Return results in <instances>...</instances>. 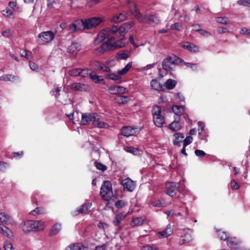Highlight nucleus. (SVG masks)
<instances>
[{
    "instance_id": "f257e3e1",
    "label": "nucleus",
    "mask_w": 250,
    "mask_h": 250,
    "mask_svg": "<svg viewBox=\"0 0 250 250\" xmlns=\"http://www.w3.org/2000/svg\"><path fill=\"white\" fill-rule=\"evenodd\" d=\"M134 25L132 21L127 22L120 26L113 25L101 31L95 40V43H98L107 39L94 51L96 55H100L105 51L122 48L125 46L124 36L128 30Z\"/></svg>"
},
{
    "instance_id": "f03ea898",
    "label": "nucleus",
    "mask_w": 250,
    "mask_h": 250,
    "mask_svg": "<svg viewBox=\"0 0 250 250\" xmlns=\"http://www.w3.org/2000/svg\"><path fill=\"white\" fill-rule=\"evenodd\" d=\"M91 123L94 127L98 128H107L108 125L100 118L99 115L95 113H83L81 124L86 125Z\"/></svg>"
},
{
    "instance_id": "7ed1b4c3",
    "label": "nucleus",
    "mask_w": 250,
    "mask_h": 250,
    "mask_svg": "<svg viewBox=\"0 0 250 250\" xmlns=\"http://www.w3.org/2000/svg\"><path fill=\"white\" fill-rule=\"evenodd\" d=\"M45 226V223L41 220H27L21 224V228L25 233L42 230Z\"/></svg>"
},
{
    "instance_id": "20e7f679",
    "label": "nucleus",
    "mask_w": 250,
    "mask_h": 250,
    "mask_svg": "<svg viewBox=\"0 0 250 250\" xmlns=\"http://www.w3.org/2000/svg\"><path fill=\"white\" fill-rule=\"evenodd\" d=\"M129 11L139 22L147 23L148 21L149 23L155 24H158L159 22V19L156 14L149 15L147 17L142 16L135 3L133 4L132 8H129Z\"/></svg>"
},
{
    "instance_id": "39448f33",
    "label": "nucleus",
    "mask_w": 250,
    "mask_h": 250,
    "mask_svg": "<svg viewBox=\"0 0 250 250\" xmlns=\"http://www.w3.org/2000/svg\"><path fill=\"white\" fill-rule=\"evenodd\" d=\"M12 222L9 215L4 212H0V233L10 238L13 237V233L5 225L10 224Z\"/></svg>"
},
{
    "instance_id": "423d86ee",
    "label": "nucleus",
    "mask_w": 250,
    "mask_h": 250,
    "mask_svg": "<svg viewBox=\"0 0 250 250\" xmlns=\"http://www.w3.org/2000/svg\"><path fill=\"white\" fill-rule=\"evenodd\" d=\"M183 60L174 55L167 56L162 62L163 68L166 71L171 72L174 70L176 65L181 64Z\"/></svg>"
},
{
    "instance_id": "0eeeda50",
    "label": "nucleus",
    "mask_w": 250,
    "mask_h": 250,
    "mask_svg": "<svg viewBox=\"0 0 250 250\" xmlns=\"http://www.w3.org/2000/svg\"><path fill=\"white\" fill-rule=\"evenodd\" d=\"M184 189V186L179 183L168 182L166 183L165 192L170 196H173L178 191H182Z\"/></svg>"
},
{
    "instance_id": "6e6552de",
    "label": "nucleus",
    "mask_w": 250,
    "mask_h": 250,
    "mask_svg": "<svg viewBox=\"0 0 250 250\" xmlns=\"http://www.w3.org/2000/svg\"><path fill=\"white\" fill-rule=\"evenodd\" d=\"M101 196L106 200L110 199L112 196V190L111 184L109 181H105L102 186L100 190Z\"/></svg>"
},
{
    "instance_id": "1a4fd4ad",
    "label": "nucleus",
    "mask_w": 250,
    "mask_h": 250,
    "mask_svg": "<svg viewBox=\"0 0 250 250\" xmlns=\"http://www.w3.org/2000/svg\"><path fill=\"white\" fill-rule=\"evenodd\" d=\"M104 21V19L99 17H93L84 21H80L83 26L84 28L90 29L95 27L99 25L101 22Z\"/></svg>"
},
{
    "instance_id": "9d476101",
    "label": "nucleus",
    "mask_w": 250,
    "mask_h": 250,
    "mask_svg": "<svg viewBox=\"0 0 250 250\" xmlns=\"http://www.w3.org/2000/svg\"><path fill=\"white\" fill-rule=\"evenodd\" d=\"M37 41L40 44H45L51 42L54 38V34L51 31L41 33L38 36Z\"/></svg>"
},
{
    "instance_id": "9b49d317",
    "label": "nucleus",
    "mask_w": 250,
    "mask_h": 250,
    "mask_svg": "<svg viewBox=\"0 0 250 250\" xmlns=\"http://www.w3.org/2000/svg\"><path fill=\"white\" fill-rule=\"evenodd\" d=\"M81 49V45L78 42H73L68 46L67 52L70 54L72 56L75 57L78 52Z\"/></svg>"
},
{
    "instance_id": "f8f14e48",
    "label": "nucleus",
    "mask_w": 250,
    "mask_h": 250,
    "mask_svg": "<svg viewBox=\"0 0 250 250\" xmlns=\"http://www.w3.org/2000/svg\"><path fill=\"white\" fill-rule=\"evenodd\" d=\"M87 69H81L80 68H76L70 70L68 71V74L72 77L81 76L82 77H86L88 74Z\"/></svg>"
},
{
    "instance_id": "ddd939ff",
    "label": "nucleus",
    "mask_w": 250,
    "mask_h": 250,
    "mask_svg": "<svg viewBox=\"0 0 250 250\" xmlns=\"http://www.w3.org/2000/svg\"><path fill=\"white\" fill-rule=\"evenodd\" d=\"M137 131V128L131 126H124L121 130L122 135L126 137L135 135Z\"/></svg>"
},
{
    "instance_id": "4468645a",
    "label": "nucleus",
    "mask_w": 250,
    "mask_h": 250,
    "mask_svg": "<svg viewBox=\"0 0 250 250\" xmlns=\"http://www.w3.org/2000/svg\"><path fill=\"white\" fill-rule=\"evenodd\" d=\"M122 184L125 189H126L129 191H132L135 188L134 182L128 178L123 180Z\"/></svg>"
},
{
    "instance_id": "2eb2a0df",
    "label": "nucleus",
    "mask_w": 250,
    "mask_h": 250,
    "mask_svg": "<svg viewBox=\"0 0 250 250\" xmlns=\"http://www.w3.org/2000/svg\"><path fill=\"white\" fill-rule=\"evenodd\" d=\"M173 230L170 224H168L165 229L158 231L157 233L159 238H166L172 234Z\"/></svg>"
},
{
    "instance_id": "dca6fc26",
    "label": "nucleus",
    "mask_w": 250,
    "mask_h": 250,
    "mask_svg": "<svg viewBox=\"0 0 250 250\" xmlns=\"http://www.w3.org/2000/svg\"><path fill=\"white\" fill-rule=\"evenodd\" d=\"M71 89L80 91H86L89 90V86L87 84H83L80 83H73L71 86Z\"/></svg>"
},
{
    "instance_id": "f3484780",
    "label": "nucleus",
    "mask_w": 250,
    "mask_h": 250,
    "mask_svg": "<svg viewBox=\"0 0 250 250\" xmlns=\"http://www.w3.org/2000/svg\"><path fill=\"white\" fill-rule=\"evenodd\" d=\"M181 46L183 48L194 53L198 52L199 51V47L198 46L189 42L183 43Z\"/></svg>"
},
{
    "instance_id": "a211bd4d",
    "label": "nucleus",
    "mask_w": 250,
    "mask_h": 250,
    "mask_svg": "<svg viewBox=\"0 0 250 250\" xmlns=\"http://www.w3.org/2000/svg\"><path fill=\"white\" fill-rule=\"evenodd\" d=\"M109 92L112 94H122L125 92V89L119 85H113L109 87Z\"/></svg>"
},
{
    "instance_id": "6ab92c4d",
    "label": "nucleus",
    "mask_w": 250,
    "mask_h": 250,
    "mask_svg": "<svg viewBox=\"0 0 250 250\" xmlns=\"http://www.w3.org/2000/svg\"><path fill=\"white\" fill-rule=\"evenodd\" d=\"M0 80L6 82H16L19 81V78L17 76L12 74H4L0 77Z\"/></svg>"
},
{
    "instance_id": "aec40b11",
    "label": "nucleus",
    "mask_w": 250,
    "mask_h": 250,
    "mask_svg": "<svg viewBox=\"0 0 250 250\" xmlns=\"http://www.w3.org/2000/svg\"><path fill=\"white\" fill-rule=\"evenodd\" d=\"M179 121V117H175L174 121L169 125V128L173 131L179 130L181 128V125Z\"/></svg>"
},
{
    "instance_id": "412c9836",
    "label": "nucleus",
    "mask_w": 250,
    "mask_h": 250,
    "mask_svg": "<svg viewBox=\"0 0 250 250\" xmlns=\"http://www.w3.org/2000/svg\"><path fill=\"white\" fill-rule=\"evenodd\" d=\"M180 208H183L184 210L183 212L180 211L177 214H175V216H182L185 219L188 218L189 217V212L188 207L186 205V203H184L183 205L181 206Z\"/></svg>"
},
{
    "instance_id": "4be33fe9",
    "label": "nucleus",
    "mask_w": 250,
    "mask_h": 250,
    "mask_svg": "<svg viewBox=\"0 0 250 250\" xmlns=\"http://www.w3.org/2000/svg\"><path fill=\"white\" fill-rule=\"evenodd\" d=\"M145 222L143 217H136L133 218L130 221V224L131 227H135L142 225Z\"/></svg>"
},
{
    "instance_id": "5701e85b",
    "label": "nucleus",
    "mask_w": 250,
    "mask_h": 250,
    "mask_svg": "<svg viewBox=\"0 0 250 250\" xmlns=\"http://www.w3.org/2000/svg\"><path fill=\"white\" fill-rule=\"evenodd\" d=\"M126 216L127 213L125 212H122L117 215L113 220L114 225L116 226H119L121 222L124 220Z\"/></svg>"
},
{
    "instance_id": "b1692460",
    "label": "nucleus",
    "mask_w": 250,
    "mask_h": 250,
    "mask_svg": "<svg viewBox=\"0 0 250 250\" xmlns=\"http://www.w3.org/2000/svg\"><path fill=\"white\" fill-rule=\"evenodd\" d=\"M92 206L91 202L85 203L82 205L77 210L78 214L79 213H85L88 212L89 208Z\"/></svg>"
},
{
    "instance_id": "393cba45",
    "label": "nucleus",
    "mask_w": 250,
    "mask_h": 250,
    "mask_svg": "<svg viewBox=\"0 0 250 250\" xmlns=\"http://www.w3.org/2000/svg\"><path fill=\"white\" fill-rule=\"evenodd\" d=\"M241 241L236 237H229L227 241L228 246L230 248H233L237 244H239Z\"/></svg>"
},
{
    "instance_id": "a878e982",
    "label": "nucleus",
    "mask_w": 250,
    "mask_h": 250,
    "mask_svg": "<svg viewBox=\"0 0 250 250\" xmlns=\"http://www.w3.org/2000/svg\"><path fill=\"white\" fill-rule=\"evenodd\" d=\"M126 18V15L125 13H121L113 16L111 19V21L114 22H120L125 20Z\"/></svg>"
},
{
    "instance_id": "bb28decb",
    "label": "nucleus",
    "mask_w": 250,
    "mask_h": 250,
    "mask_svg": "<svg viewBox=\"0 0 250 250\" xmlns=\"http://www.w3.org/2000/svg\"><path fill=\"white\" fill-rule=\"evenodd\" d=\"M129 52L127 51L121 50L119 51L116 56V58L118 60H126L129 57Z\"/></svg>"
},
{
    "instance_id": "cd10ccee",
    "label": "nucleus",
    "mask_w": 250,
    "mask_h": 250,
    "mask_svg": "<svg viewBox=\"0 0 250 250\" xmlns=\"http://www.w3.org/2000/svg\"><path fill=\"white\" fill-rule=\"evenodd\" d=\"M62 228L61 224L59 223H56L52 226L50 232V236L56 235L60 231Z\"/></svg>"
},
{
    "instance_id": "c85d7f7f",
    "label": "nucleus",
    "mask_w": 250,
    "mask_h": 250,
    "mask_svg": "<svg viewBox=\"0 0 250 250\" xmlns=\"http://www.w3.org/2000/svg\"><path fill=\"white\" fill-rule=\"evenodd\" d=\"M153 122L158 127H161L164 123V118L161 115H156L153 117Z\"/></svg>"
},
{
    "instance_id": "c756f323",
    "label": "nucleus",
    "mask_w": 250,
    "mask_h": 250,
    "mask_svg": "<svg viewBox=\"0 0 250 250\" xmlns=\"http://www.w3.org/2000/svg\"><path fill=\"white\" fill-rule=\"evenodd\" d=\"M150 84L153 89L161 91L163 90V86L157 80L153 79L151 81Z\"/></svg>"
},
{
    "instance_id": "7c9ffc66",
    "label": "nucleus",
    "mask_w": 250,
    "mask_h": 250,
    "mask_svg": "<svg viewBox=\"0 0 250 250\" xmlns=\"http://www.w3.org/2000/svg\"><path fill=\"white\" fill-rule=\"evenodd\" d=\"M192 240V237L189 233H186L184 236H182L179 240V243L182 245L190 242Z\"/></svg>"
},
{
    "instance_id": "2f4dec72",
    "label": "nucleus",
    "mask_w": 250,
    "mask_h": 250,
    "mask_svg": "<svg viewBox=\"0 0 250 250\" xmlns=\"http://www.w3.org/2000/svg\"><path fill=\"white\" fill-rule=\"evenodd\" d=\"M184 106L182 105H174L172 107V111L177 115V117L180 116L184 112Z\"/></svg>"
},
{
    "instance_id": "473e14b6",
    "label": "nucleus",
    "mask_w": 250,
    "mask_h": 250,
    "mask_svg": "<svg viewBox=\"0 0 250 250\" xmlns=\"http://www.w3.org/2000/svg\"><path fill=\"white\" fill-rule=\"evenodd\" d=\"M175 137V140L173 141V144L175 146H180V144L182 142L183 139L184 138V135L182 134L177 133L174 134Z\"/></svg>"
},
{
    "instance_id": "72a5a7b5",
    "label": "nucleus",
    "mask_w": 250,
    "mask_h": 250,
    "mask_svg": "<svg viewBox=\"0 0 250 250\" xmlns=\"http://www.w3.org/2000/svg\"><path fill=\"white\" fill-rule=\"evenodd\" d=\"M132 65V62H128L125 66L121 70H119L117 71L118 74L120 75H124L125 73H126L131 68Z\"/></svg>"
},
{
    "instance_id": "f704fd0d",
    "label": "nucleus",
    "mask_w": 250,
    "mask_h": 250,
    "mask_svg": "<svg viewBox=\"0 0 250 250\" xmlns=\"http://www.w3.org/2000/svg\"><path fill=\"white\" fill-rule=\"evenodd\" d=\"M177 82L175 80L169 79L166 83V87L167 89L171 90L174 88Z\"/></svg>"
},
{
    "instance_id": "c9c22d12",
    "label": "nucleus",
    "mask_w": 250,
    "mask_h": 250,
    "mask_svg": "<svg viewBox=\"0 0 250 250\" xmlns=\"http://www.w3.org/2000/svg\"><path fill=\"white\" fill-rule=\"evenodd\" d=\"M106 77L108 79L117 81V82H120L121 81L120 76L115 73H110Z\"/></svg>"
},
{
    "instance_id": "e433bc0d",
    "label": "nucleus",
    "mask_w": 250,
    "mask_h": 250,
    "mask_svg": "<svg viewBox=\"0 0 250 250\" xmlns=\"http://www.w3.org/2000/svg\"><path fill=\"white\" fill-rule=\"evenodd\" d=\"M217 232L218 237L221 240L227 241L229 237L226 232L219 230L217 231Z\"/></svg>"
},
{
    "instance_id": "4c0bfd02",
    "label": "nucleus",
    "mask_w": 250,
    "mask_h": 250,
    "mask_svg": "<svg viewBox=\"0 0 250 250\" xmlns=\"http://www.w3.org/2000/svg\"><path fill=\"white\" fill-rule=\"evenodd\" d=\"M216 21L220 23L224 24L225 25L228 24L229 23V21L228 19L226 17H217L216 18Z\"/></svg>"
},
{
    "instance_id": "58836bf2",
    "label": "nucleus",
    "mask_w": 250,
    "mask_h": 250,
    "mask_svg": "<svg viewBox=\"0 0 250 250\" xmlns=\"http://www.w3.org/2000/svg\"><path fill=\"white\" fill-rule=\"evenodd\" d=\"M94 166L97 169L102 171H104L107 169V167L105 165L98 162H95L94 163Z\"/></svg>"
},
{
    "instance_id": "ea45409f",
    "label": "nucleus",
    "mask_w": 250,
    "mask_h": 250,
    "mask_svg": "<svg viewBox=\"0 0 250 250\" xmlns=\"http://www.w3.org/2000/svg\"><path fill=\"white\" fill-rule=\"evenodd\" d=\"M161 107L157 105H155L153 107L152 109V113L153 115V117H155L156 115H161Z\"/></svg>"
},
{
    "instance_id": "a19ab883",
    "label": "nucleus",
    "mask_w": 250,
    "mask_h": 250,
    "mask_svg": "<svg viewBox=\"0 0 250 250\" xmlns=\"http://www.w3.org/2000/svg\"><path fill=\"white\" fill-rule=\"evenodd\" d=\"M90 77L93 81L97 83H99L101 81L103 80V79L101 78V77L97 75L94 72L90 74Z\"/></svg>"
},
{
    "instance_id": "79ce46f5",
    "label": "nucleus",
    "mask_w": 250,
    "mask_h": 250,
    "mask_svg": "<svg viewBox=\"0 0 250 250\" xmlns=\"http://www.w3.org/2000/svg\"><path fill=\"white\" fill-rule=\"evenodd\" d=\"M82 245L80 244H72L65 248V250H79V249Z\"/></svg>"
},
{
    "instance_id": "37998d69",
    "label": "nucleus",
    "mask_w": 250,
    "mask_h": 250,
    "mask_svg": "<svg viewBox=\"0 0 250 250\" xmlns=\"http://www.w3.org/2000/svg\"><path fill=\"white\" fill-rule=\"evenodd\" d=\"M44 212V209L42 208H37L30 212V214L32 215H36L39 214H42Z\"/></svg>"
},
{
    "instance_id": "c03bdc74",
    "label": "nucleus",
    "mask_w": 250,
    "mask_h": 250,
    "mask_svg": "<svg viewBox=\"0 0 250 250\" xmlns=\"http://www.w3.org/2000/svg\"><path fill=\"white\" fill-rule=\"evenodd\" d=\"M115 207L118 208H121L126 206V203L123 200H118L115 203Z\"/></svg>"
},
{
    "instance_id": "a18cd8bd",
    "label": "nucleus",
    "mask_w": 250,
    "mask_h": 250,
    "mask_svg": "<svg viewBox=\"0 0 250 250\" xmlns=\"http://www.w3.org/2000/svg\"><path fill=\"white\" fill-rule=\"evenodd\" d=\"M127 97L124 96H119L116 99L117 102L119 104H125L127 102Z\"/></svg>"
},
{
    "instance_id": "49530a36",
    "label": "nucleus",
    "mask_w": 250,
    "mask_h": 250,
    "mask_svg": "<svg viewBox=\"0 0 250 250\" xmlns=\"http://www.w3.org/2000/svg\"><path fill=\"white\" fill-rule=\"evenodd\" d=\"M158 248L155 246H151L150 245H146L143 246L141 250H158Z\"/></svg>"
},
{
    "instance_id": "de8ad7c7",
    "label": "nucleus",
    "mask_w": 250,
    "mask_h": 250,
    "mask_svg": "<svg viewBox=\"0 0 250 250\" xmlns=\"http://www.w3.org/2000/svg\"><path fill=\"white\" fill-rule=\"evenodd\" d=\"M182 24L179 23H175L170 26L171 29L179 31L182 29Z\"/></svg>"
},
{
    "instance_id": "09e8293b",
    "label": "nucleus",
    "mask_w": 250,
    "mask_h": 250,
    "mask_svg": "<svg viewBox=\"0 0 250 250\" xmlns=\"http://www.w3.org/2000/svg\"><path fill=\"white\" fill-rule=\"evenodd\" d=\"M20 54L21 57H24L27 59H29L31 53L27 50H21L20 51Z\"/></svg>"
},
{
    "instance_id": "8fccbe9b",
    "label": "nucleus",
    "mask_w": 250,
    "mask_h": 250,
    "mask_svg": "<svg viewBox=\"0 0 250 250\" xmlns=\"http://www.w3.org/2000/svg\"><path fill=\"white\" fill-rule=\"evenodd\" d=\"M193 141V138L190 136H187L186 139L183 141V145L184 146H186L192 143Z\"/></svg>"
},
{
    "instance_id": "3c124183",
    "label": "nucleus",
    "mask_w": 250,
    "mask_h": 250,
    "mask_svg": "<svg viewBox=\"0 0 250 250\" xmlns=\"http://www.w3.org/2000/svg\"><path fill=\"white\" fill-rule=\"evenodd\" d=\"M237 3L245 6L250 7V0H239Z\"/></svg>"
},
{
    "instance_id": "603ef678",
    "label": "nucleus",
    "mask_w": 250,
    "mask_h": 250,
    "mask_svg": "<svg viewBox=\"0 0 250 250\" xmlns=\"http://www.w3.org/2000/svg\"><path fill=\"white\" fill-rule=\"evenodd\" d=\"M61 87H57L53 89L51 91L52 95L56 97V98H58V96L60 95L59 92L61 91Z\"/></svg>"
},
{
    "instance_id": "864d4df0",
    "label": "nucleus",
    "mask_w": 250,
    "mask_h": 250,
    "mask_svg": "<svg viewBox=\"0 0 250 250\" xmlns=\"http://www.w3.org/2000/svg\"><path fill=\"white\" fill-rule=\"evenodd\" d=\"M230 187L232 189H237L239 188V184L234 180H232L230 183Z\"/></svg>"
},
{
    "instance_id": "5fc2aeb1",
    "label": "nucleus",
    "mask_w": 250,
    "mask_h": 250,
    "mask_svg": "<svg viewBox=\"0 0 250 250\" xmlns=\"http://www.w3.org/2000/svg\"><path fill=\"white\" fill-rule=\"evenodd\" d=\"M125 150L128 152L135 154L138 152V149L137 148H135L133 147H127L125 148Z\"/></svg>"
},
{
    "instance_id": "6e6d98bb",
    "label": "nucleus",
    "mask_w": 250,
    "mask_h": 250,
    "mask_svg": "<svg viewBox=\"0 0 250 250\" xmlns=\"http://www.w3.org/2000/svg\"><path fill=\"white\" fill-rule=\"evenodd\" d=\"M195 154L196 156L199 157H202L206 155V153L201 150L197 149L195 151Z\"/></svg>"
},
{
    "instance_id": "4d7b16f0",
    "label": "nucleus",
    "mask_w": 250,
    "mask_h": 250,
    "mask_svg": "<svg viewBox=\"0 0 250 250\" xmlns=\"http://www.w3.org/2000/svg\"><path fill=\"white\" fill-rule=\"evenodd\" d=\"M3 15L5 17H9L13 14V12L9 9H5L3 10Z\"/></svg>"
},
{
    "instance_id": "13d9d810",
    "label": "nucleus",
    "mask_w": 250,
    "mask_h": 250,
    "mask_svg": "<svg viewBox=\"0 0 250 250\" xmlns=\"http://www.w3.org/2000/svg\"><path fill=\"white\" fill-rule=\"evenodd\" d=\"M201 35L204 36V37H208L209 36L211 35L210 33L208 32V31L205 30H203V29H200V30H199V32H198Z\"/></svg>"
},
{
    "instance_id": "bf43d9fd",
    "label": "nucleus",
    "mask_w": 250,
    "mask_h": 250,
    "mask_svg": "<svg viewBox=\"0 0 250 250\" xmlns=\"http://www.w3.org/2000/svg\"><path fill=\"white\" fill-rule=\"evenodd\" d=\"M184 64L188 67H190L193 70H195L197 69V66L194 63L185 62Z\"/></svg>"
},
{
    "instance_id": "052dcab7",
    "label": "nucleus",
    "mask_w": 250,
    "mask_h": 250,
    "mask_svg": "<svg viewBox=\"0 0 250 250\" xmlns=\"http://www.w3.org/2000/svg\"><path fill=\"white\" fill-rule=\"evenodd\" d=\"M29 65L30 69L32 70H37L38 68L37 65L35 63L31 61L29 62Z\"/></svg>"
},
{
    "instance_id": "680f3d73",
    "label": "nucleus",
    "mask_w": 250,
    "mask_h": 250,
    "mask_svg": "<svg viewBox=\"0 0 250 250\" xmlns=\"http://www.w3.org/2000/svg\"><path fill=\"white\" fill-rule=\"evenodd\" d=\"M217 32L219 34H222L226 32H228V30L227 28L224 27H219L217 28Z\"/></svg>"
},
{
    "instance_id": "e2e57ef3",
    "label": "nucleus",
    "mask_w": 250,
    "mask_h": 250,
    "mask_svg": "<svg viewBox=\"0 0 250 250\" xmlns=\"http://www.w3.org/2000/svg\"><path fill=\"white\" fill-rule=\"evenodd\" d=\"M198 124V125L199 126V128H200V129H198V131H200L199 132V134L201 133V132L203 130L204 127H205V125H204V123L201 122V121H199L197 123Z\"/></svg>"
},
{
    "instance_id": "0e129e2a",
    "label": "nucleus",
    "mask_w": 250,
    "mask_h": 250,
    "mask_svg": "<svg viewBox=\"0 0 250 250\" xmlns=\"http://www.w3.org/2000/svg\"><path fill=\"white\" fill-rule=\"evenodd\" d=\"M5 250H12L13 248L12 244L10 243H6L4 245Z\"/></svg>"
},
{
    "instance_id": "69168bd1",
    "label": "nucleus",
    "mask_w": 250,
    "mask_h": 250,
    "mask_svg": "<svg viewBox=\"0 0 250 250\" xmlns=\"http://www.w3.org/2000/svg\"><path fill=\"white\" fill-rule=\"evenodd\" d=\"M240 33L250 35V30H249L245 27H243V28H241V31H240Z\"/></svg>"
},
{
    "instance_id": "338daca9",
    "label": "nucleus",
    "mask_w": 250,
    "mask_h": 250,
    "mask_svg": "<svg viewBox=\"0 0 250 250\" xmlns=\"http://www.w3.org/2000/svg\"><path fill=\"white\" fill-rule=\"evenodd\" d=\"M69 29L72 32H74V31L79 29V28L77 27L76 23H73V24L70 25Z\"/></svg>"
},
{
    "instance_id": "774afa93",
    "label": "nucleus",
    "mask_w": 250,
    "mask_h": 250,
    "mask_svg": "<svg viewBox=\"0 0 250 250\" xmlns=\"http://www.w3.org/2000/svg\"><path fill=\"white\" fill-rule=\"evenodd\" d=\"M106 246L104 244L101 246H98L95 247V250H105Z\"/></svg>"
}]
</instances>
